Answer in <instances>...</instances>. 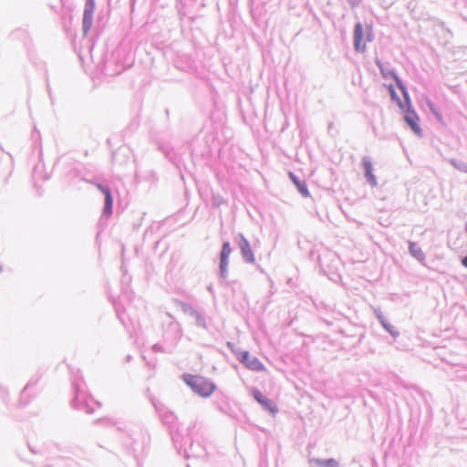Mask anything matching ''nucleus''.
<instances>
[{"label": "nucleus", "mask_w": 467, "mask_h": 467, "mask_svg": "<svg viewBox=\"0 0 467 467\" xmlns=\"http://www.w3.org/2000/svg\"><path fill=\"white\" fill-rule=\"evenodd\" d=\"M183 380L194 392L202 397H209L215 389L213 383L201 376L185 375Z\"/></svg>", "instance_id": "obj_1"}, {"label": "nucleus", "mask_w": 467, "mask_h": 467, "mask_svg": "<svg viewBox=\"0 0 467 467\" xmlns=\"http://www.w3.org/2000/svg\"><path fill=\"white\" fill-rule=\"evenodd\" d=\"M373 40V31L370 26H364L357 23L354 28V47L357 52H365L367 44Z\"/></svg>", "instance_id": "obj_2"}, {"label": "nucleus", "mask_w": 467, "mask_h": 467, "mask_svg": "<svg viewBox=\"0 0 467 467\" xmlns=\"http://www.w3.org/2000/svg\"><path fill=\"white\" fill-rule=\"evenodd\" d=\"M239 360L250 370L264 371L265 370V365L256 358L244 351L240 355Z\"/></svg>", "instance_id": "obj_3"}, {"label": "nucleus", "mask_w": 467, "mask_h": 467, "mask_svg": "<svg viewBox=\"0 0 467 467\" xmlns=\"http://www.w3.org/2000/svg\"><path fill=\"white\" fill-rule=\"evenodd\" d=\"M94 3L92 0L87 2L84 14H83V30L85 34H87L92 26L93 21V14H94Z\"/></svg>", "instance_id": "obj_4"}, {"label": "nucleus", "mask_w": 467, "mask_h": 467, "mask_svg": "<svg viewBox=\"0 0 467 467\" xmlns=\"http://www.w3.org/2000/svg\"><path fill=\"white\" fill-rule=\"evenodd\" d=\"M253 395L256 401H258L265 409L268 410L272 413H275L277 411V407L274 401L265 397L259 390H254Z\"/></svg>", "instance_id": "obj_5"}, {"label": "nucleus", "mask_w": 467, "mask_h": 467, "mask_svg": "<svg viewBox=\"0 0 467 467\" xmlns=\"http://www.w3.org/2000/svg\"><path fill=\"white\" fill-rule=\"evenodd\" d=\"M97 188L101 191V192L105 195V207H104V213L107 217L110 216L112 213V205H113V199L110 193V191L103 187L100 184H97Z\"/></svg>", "instance_id": "obj_6"}, {"label": "nucleus", "mask_w": 467, "mask_h": 467, "mask_svg": "<svg viewBox=\"0 0 467 467\" xmlns=\"http://www.w3.org/2000/svg\"><path fill=\"white\" fill-rule=\"evenodd\" d=\"M232 253L229 243H224L221 253L220 270L223 275L227 272L228 259Z\"/></svg>", "instance_id": "obj_7"}, {"label": "nucleus", "mask_w": 467, "mask_h": 467, "mask_svg": "<svg viewBox=\"0 0 467 467\" xmlns=\"http://www.w3.org/2000/svg\"><path fill=\"white\" fill-rule=\"evenodd\" d=\"M405 121L417 135H421V129L419 125L420 118L415 114V112L408 111L405 116Z\"/></svg>", "instance_id": "obj_8"}, {"label": "nucleus", "mask_w": 467, "mask_h": 467, "mask_svg": "<svg viewBox=\"0 0 467 467\" xmlns=\"http://www.w3.org/2000/svg\"><path fill=\"white\" fill-rule=\"evenodd\" d=\"M240 248H241L242 254L245 258V260L248 263H254V256L252 248L250 246V244L246 239L242 238V241L240 243Z\"/></svg>", "instance_id": "obj_9"}, {"label": "nucleus", "mask_w": 467, "mask_h": 467, "mask_svg": "<svg viewBox=\"0 0 467 467\" xmlns=\"http://www.w3.org/2000/svg\"><path fill=\"white\" fill-rule=\"evenodd\" d=\"M289 177L290 179L292 180V182H294V184L296 186L298 192L304 196V197H308L309 196V192H308V189H307V186L305 182H300L296 176H295L294 173L290 172L289 173Z\"/></svg>", "instance_id": "obj_10"}, {"label": "nucleus", "mask_w": 467, "mask_h": 467, "mask_svg": "<svg viewBox=\"0 0 467 467\" xmlns=\"http://www.w3.org/2000/svg\"><path fill=\"white\" fill-rule=\"evenodd\" d=\"M364 168L366 171V176L372 184H376L375 176L372 173V164L369 161L364 160Z\"/></svg>", "instance_id": "obj_11"}, {"label": "nucleus", "mask_w": 467, "mask_h": 467, "mask_svg": "<svg viewBox=\"0 0 467 467\" xmlns=\"http://www.w3.org/2000/svg\"><path fill=\"white\" fill-rule=\"evenodd\" d=\"M410 250L412 253V254L416 257H419L420 255H421V252L420 250L418 251V254H417V250H414V244H410Z\"/></svg>", "instance_id": "obj_12"}, {"label": "nucleus", "mask_w": 467, "mask_h": 467, "mask_svg": "<svg viewBox=\"0 0 467 467\" xmlns=\"http://www.w3.org/2000/svg\"><path fill=\"white\" fill-rule=\"evenodd\" d=\"M389 92H390V94H391V97H392L393 99H395V91H394V89H393V88H392V87H390V88H389Z\"/></svg>", "instance_id": "obj_13"}, {"label": "nucleus", "mask_w": 467, "mask_h": 467, "mask_svg": "<svg viewBox=\"0 0 467 467\" xmlns=\"http://www.w3.org/2000/svg\"><path fill=\"white\" fill-rule=\"evenodd\" d=\"M462 265L467 268V255L462 259Z\"/></svg>", "instance_id": "obj_14"}]
</instances>
